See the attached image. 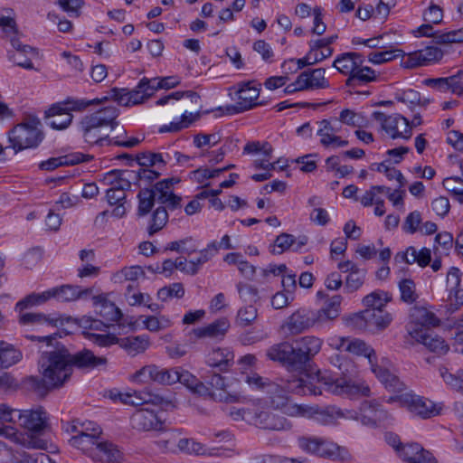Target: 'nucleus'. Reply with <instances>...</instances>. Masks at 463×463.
<instances>
[{
    "instance_id": "20",
    "label": "nucleus",
    "mask_w": 463,
    "mask_h": 463,
    "mask_svg": "<svg viewBox=\"0 0 463 463\" xmlns=\"http://www.w3.org/2000/svg\"><path fill=\"white\" fill-rule=\"evenodd\" d=\"M266 355L269 359L279 362L288 368H298L294 353L293 344L282 342L268 348Z\"/></svg>"
},
{
    "instance_id": "38",
    "label": "nucleus",
    "mask_w": 463,
    "mask_h": 463,
    "mask_svg": "<svg viewBox=\"0 0 463 463\" xmlns=\"http://www.w3.org/2000/svg\"><path fill=\"white\" fill-rule=\"evenodd\" d=\"M156 80V78L151 80L143 78L135 89L129 90V99H133L132 105H137L144 102L155 93V82Z\"/></svg>"
},
{
    "instance_id": "41",
    "label": "nucleus",
    "mask_w": 463,
    "mask_h": 463,
    "mask_svg": "<svg viewBox=\"0 0 463 463\" xmlns=\"http://www.w3.org/2000/svg\"><path fill=\"white\" fill-rule=\"evenodd\" d=\"M372 371L376 377L384 384L385 388L392 392H402L404 390V383L400 381L398 376L392 373L388 369L382 368L376 364L373 365Z\"/></svg>"
},
{
    "instance_id": "51",
    "label": "nucleus",
    "mask_w": 463,
    "mask_h": 463,
    "mask_svg": "<svg viewBox=\"0 0 463 463\" xmlns=\"http://www.w3.org/2000/svg\"><path fill=\"white\" fill-rule=\"evenodd\" d=\"M22 358V353L12 345L0 342V367H9Z\"/></svg>"
},
{
    "instance_id": "24",
    "label": "nucleus",
    "mask_w": 463,
    "mask_h": 463,
    "mask_svg": "<svg viewBox=\"0 0 463 463\" xmlns=\"http://www.w3.org/2000/svg\"><path fill=\"white\" fill-rule=\"evenodd\" d=\"M92 156L81 153H71L65 156L52 157L39 164V168L45 171H52L60 166L74 165L81 162H89Z\"/></svg>"
},
{
    "instance_id": "49",
    "label": "nucleus",
    "mask_w": 463,
    "mask_h": 463,
    "mask_svg": "<svg viewBox=\"0 0 463 463\" xmlns=\"http://www.w3.org/2000/svg\"><path fill=\"white\" fill-rule=\"evenodd\" d=\"M200 111L187 112L184 111L181 117V120L178 122H171L169 125H165L160 128V132H178L184 128H187L192 123L195 122L200 118Z\"/></svg>"
},
{
    "instance_id": "12",
    "label": "nucleus",
    "mask_w": 463,
    "mask_h": 463,
    "mask_svg": "<svg viewBox=\"0 0 463 463\" xmlns=\"http://www.w3.org/2000/svg\"><path fill=\"white\" fill-rule=\"evenodd\" d=\"M400 401L411 413L423 419L430 418L439 413V409L431 401L416 394L406 393L400 397Z\"/></svg>"
},
{
    "instance_id": "45",
    "label": "nucleus",
    "mask_w": 463,
    "mask_h": 463,
    "mask_svg": "<svg viewBox=\"0 0 463 463\" xmlns=\"http://www.w3.org/2000/svg\"><path fill=\"white\" fill-rule=\"evenodd\" d=\"M232 355L224 349L217 348L211 352L206 359L207 364L212 368H217L219 371H226L230 365Z\"/></svg>"
},
{
    "instance_id": "33",
    "label": "nucleus",
    "mask_w": 463,
    "mask_h": 463,
    "mask_svg": "<svg viewBox=\"0 0 463 463\" xmlns=\"http://www.w3.org/2000/svg\"><path fill=\"white\" fill-rule=\"evenodd\" d=\"M102 126H99L95 122V118L92 120L87 116H85L80 121V130L82 132L84 140L85 142L91 145H102L103 141L109 138L108 135L102 136Z\"/></svg>"
},
{
    "instance_id": "19",
    "label": "nucleus",
    "mask_w": 463,
    "mask_h": 463,
    "mask_svg": "<svg viewBox=\"0 0 463 463\" xmlns=\"http://www.w3.org/2000/svg\"><path fill=\"white\" fill-rule=\"evenodd\" d=\"M230 328V322L226 317H221L205 326L194 328L190 336L194 335L195 339L211 338L221 340L224 337Z\"/></svg>"
},
{
    "instance_id": "31",
    "label": "nucleus",
    "mask_w": 463,
    "mask_h": 463,
    "mask_svg": "<svg viewBox=\"0 0 463 463\" xmlns=\"http://www.w3.org/2000/svg\"><path fill=\"white\" fill-rule=\"evenodd\" d=\"M364 58L358 52H345L339 55L333 62V67L335 68L340 73L348 75V77L354 71L358 66L363 65Z\"/></svg>"
},
{
    "instance_id": "14",
    "label": "nucleus",
    "mask_w": 463,
    "mask_h": 463,
    "mask_svg": "<svg viewBox=\"0 0 463 463\" xmlns=\"http://www.w3.org/2000/svg\"><path fill=\"white\" fill-rule=\"evenodd\" d=\"M358 413L343 410L335 405L319 406L316 411L315 420L322 425L337 424L341 420H358Z\"/></svg>"
},
{
    "instance_id": "27",
    "label": "nucleus",
    "mask_w": 463,
    "mask_h": 463,
    "mask_svg": "<svg viewBox=\"0 0 463 463\" xmlns=\"http://www.w3.org/2000/svg\"><path fill=\"white\" fill-rule=\"evenodd\" d=\"M132 174V171L128 170H111L103 175L100 183L105 186H110L109 189L126 192L131 187Z\"/></svg>"
},
{
    "instance_id": "42",
    "label": "nucleus",
    "mask_w": 463,
    "mask_h": 463,
    "mask_svg": "<svg viewBox=\"0 0 463 463\" xmlns=\"http://www.w3.org/2000/svg\"><path fill=\"white\" fill-rule=\"evenodd\" d=\"M19 323L33 327L52 326L56 327L58 319L42 313H24L19 317Z\"/></svg>"
},
{
    "instance_id": "30",
    "label": "nucleus",
    "mask_w": 463,
    "mask_h": 463,
    "mask_svg": "<svg viewBox=\"0 0 463 463\" xmlns=\"http://www.w3.org/2000/svg\"><path fill=\"white\" fill-rule=\"evenodd\" d=\"M48 124L54 129H64L72 121V115L66 111L61 103L52 105L45 111Z\"/></svg>"
},
{
    "instance_id": "52",
    "label": "nucleus",
    "mask_w": 463,
    "mask_h": 463,
    "mask_svg": "<svg viewBox=\"0 0 463 463\" xmlns=\"http://www.w3.org/2000/svg\"><path fill=\"white\" fill-rule=\"evenodd\" d=\"M317 411V404L309 405L291 403L290 406L287 407L286 415L293 418H305L315 420Z\"/></svg>"
},
{
    "instance_id": "60",
    "label": "nucleus",
    "mask_w": 463,
    "mask_h": 463,
    "mask_svg": "<svg viewBox=\"0 0 463 463\" xmlns=\"http://www.w3.org/2000/svg\"><path fill=\"white\" fill-rule=\"evenodd\" d=\"M295 242L296 239L292 234L283 232L276 238L270 252L272 254H281L294 246Z\"/></svg>"
},
{
    "instance_id": "62",
    "label": "nucleus",
    "mask_w": 463,
    "mask_h": 463,
    "mask_svg": "<svg viewBox=\"0 0 463 463\" xmlns=\"http://www.w3.org/2000/svg\"><path fill=\"white\" fill-rule=\"evenodd\" d=\"M463 43V27L460 29L440 33L435 36L436 44L460 43Z\"/></svg>"
},
{
    "instance_id": "58",
    "label": "nucleus",
    "mask_w": 463,
    "mask_h": 463,
    "mask_svg": "<svg viewBox=\"0 0 463 463\" xmlns=\"http://www.w3.org/2000/svg\"><path fill=\"white\" fill-rule=\"evenodd\" d=\"M107 99H108L107 97H105L102 99H91V100H85V99H68L61 105L64 107L66 111L71 113V111H82V110L86 109L89 106H90L92 104H99L102 100H107Z\"/></svg>"
},
{
    "instance_id": "48",
    "label": "nucleus",
    "mask_w": 463,
    "mask_h": 463,
    "mask_svg": "<svg viewBox=\"0 0 463 463\" xmlns=\"http://www.w3.org/2000/svg\"><path fill=\"white\" fill-rule=\"evenodd\" d=\"M99 439L96 438V434H90V435H73L69 442L70 444L78 449H80L82 452L87 454L89 457L91 456V453L93 452L94 449L93 447H96L98 441Z\"/></svg>"
},
{
    "instance_id": "9",
    "label": "nucleus",
    "mask_w": 463,
    "mask_h": 463,
    "mask_svg": "<svg viewBox=\"0 0 463 463\" xmlns=\"http://www.w3.org/2000/svg\"><path fill=\"white\" fill-rule=\"evenodd\" d=\"M178 367L160 368L155 364L146 365L137 371L135 377L141 382L153 381L164 385H172L178 382Z\"/></svg>"
},
{
    "instance_id": "16",
    "label": "nucleus",
    "mask_w": 463,
    "mask_h": 463,
    "mask_svg": "<svg viewBox=\"0 0 463 463\" xmlns=\"http://www.w3.org/2000/svg\"><path fill=\"white\" fill-rule=\"evenodd\" d=\"M317 324V317L315 311L298 309L289 316L284 324V327L291 335H298Z\"/></svg>"
},
{
    "instance_id": "4",
    "label": "nucleus",
    "mask_w": 463,
    "mask_h": 463,
    "mask_svg": "<svg viewBox=\"0 0 463 463\" xmlns=\"http://www.w3.org/2000/svg\"><path fill=\"white\" fill-rule=\"evenodd\" d=\"M41 122L36 118H29L25 122L16 125L9 132V142L15 151L37 146L43 140V134L39 127Z\"/></svg>"
},
{
    "instance_id": "40",
    "label": "nucleus",
    "mask_w": 463,
    "mask_h": 463,
    "mask_svg": "<svg viewBox=\"0 0 463 463\" xmlns=\"http://www.w3.org/2000/svg\"><path fill=\"white\" fill-rule=\"evenodd\" d=\"M392 316L383 309L366 308L365 321L367 322V330L373 328L384 329L392 321Z\"/></svg>"
},
{
    "instance_id": "54",
    "label": "nucleus",
    "mask_w": 463,
    "mask_h": 463,
    "mask_svg": "<svg viewBox=\"0 0 463 463\" xmlns=\"http://www.w3.org/2000/svg\"><path fill=\"white\" fill-rule=\"evenodd\" d=\"M402 301L407 304L414 303L419 296L416 292V284L411 279H404L399 282Z\"/></svg>"
},
{
    "instance_id": "2",
    "label": "nucleus",
    "mask_w": 463,
    "mask_h": 463,
    "mask_svg": "<svg viewBox=\"0 0 463 463\" xmlns=\"http://www.w3.org/2000/svg\"><path fill=\"white\" fill-rule=\"evenodd\" d=\"M69 359L70 352L65 348L43 353L39 360L43 377H29L27 383L30 387L42 396L52 389L61 387L73 371Z\"/></svg>"
},
{
    "instance_id": "57",
    "label": "nucleus",
    "mask_w": 463,
    "mask_h": 463,
    "mask_svg": "<svg viewBox=\"0 0 463 463\" xmlns=\"http://www.w3.org/2000/svg\"><path fill=\"white\" fill-rule=\"evenodd\" d=\"M179 433L171 431L156 441V446L165 453H177Z\"/></svg>"
},
{
    "instance_id": "8",
    "label": "nucleus",
    "mask_w": 463,
    "mask_h": 463,
    "mask_svg": "<svg viewBox=\"0 0 463 463\" xmlns=\"http://www.w3.org/2000/svg\"><path fill=\"white\" fill-rule=\"evenodd\" d=\"M298 446L304 451L322 458H336L339 456L340 448L332 442L317 437H299Z\"/></svg>"
},
{
    "instance_id": "61",
    "label": "nucleus",
    "mask_w": 463,
    "mask_h": 463,
    "mask_svg": "<svg viewBox=\"0 0 463 463\" xmlns=\"http://www.w3.org/2000/svg\"><path fill=\"white\" fill-rule=\"evenodd\" d=\"M338 119L341 123L346 124L351 127H357V128H361V127L364 126V122H365L364 118L361 114H358V113L354 112V110L347 109H343L340 112V116H339Z\"/></svg>"
},
{
    "instance_id": "29",
    "label": "nucleus",
    "mask_w": 463,
    "mask_h": 463,
    "mask_svg": "<svg viewBox=\"0 0 463 463\" xmlns=\"http://www.w3.org/2000/svg\"><path fill=\"white\" fill-rule=\"evenodd\" d=\"M326 71L323 68L308 70L298 76L304 90H313L329 88V82L325 77Z\"/></svg>"
},
{
    "instance_id": "37",
    "label": "nucleus",
    "mask_w": 463,
    "mask_h": 463,
    "mask_svg": "<svg viewBox=\"0 0 463 463\" xmlns=\"http://www.w3.org/2000/svg\"><path fill=\"white\" fill-rule=\"evenodd\" d=\"M119 110L116 106L109 105L86 116L92 120L95 118V122L103 128L110 127L111 129H114L118 126L116 119Z\"/></svg>"
},
{
    "instance_id": "28",
    "label": "nucleus",
    "mask_w": 463,
    "mask_h": 463,
    "mask_svg": "<svg viewBox=\"0 0 463 463\" xmlns=\"http://www.w3.org/2000/svg\"><path fill=\"white\" fill-rule=\"evenodd\" d=\"M70 363L71 368L76 366L78 368L93 369L99 366L107 364V358L103 356H96L93 352L88 349H83L76 354H70Z\"/></svg>"
},
{
    "instance_id": "25",
    "label": "nucleus",
    "mask_w": 463,
    "mask_h": 463,
    "mask_svg": "<svg viewBox=\"0 0 463 463\" xmlns=\"http://www.w3.org/2000/svg\"><path fill=\"white\" fill-rule=\"evenodd\" d=\"M410 318L408 330L412 328L430 329V326H436L439 323L434 313L422 307H412Z\"/></svg>"
},
{
    "instance_id": "18",
    "label": "nucleus",
    "mask_w": 463,
    "mask_h": 463,
    "mask_svg": "<svg viewBox=\"0 0 463 463\" xmlns=\"http://www.w3.org/2000/svg\"><path fill=\"white\" fill-rule=\"evenodd\" d=\"M130 422L134 429L143 431L160 430L164 425L156 413L148 409L137 410L131 416Z\"/></svg>"
},
{
    "instance_id": "17",
    "label": "nucleus",
    "mask_w": 463,
    "mask_h": 463,
    "mask_svg": "<svg viewBox=\"0 0 463 463\" xmlns=\"http://www.w3.org/2000/svg\"><path fill=\"white\" fill-rule=\"evenodd\" d=\"M409 334L415 341L424 345L430 351L438 354H444L449 350V345L445 341L434 335L430 329L412 328L409 329Z\"/></svg>"
},
{
    "instance_id": "26",
    "label": "nucleus",
    "mask_w": 463,
    "mask_h": 463,
    "mask_svg": "<svg viewBox=\"0 0 463 463\" xmlns=\"http://www.w3.org/2000/svg\"><path fill=\"white\" fill-rule=\"evenodd\" d=\"M443 52L436 46H427L422 50L416 51L409 55L406 61L407 67L424 66L432 61H439Z\"/></svg>"
},
{
    "instance_id": "64",
    "label": "nucleus",
    "mask_w": 463,
    "mask_h": 463,
    "mask_svg": "<svg viewBox=\"0 0 463 463\" xmlns=\"http://www.w3.org/2000/svg\"><path fill=\"white\" fill-rule=\"evenodd\" d=\"M439 374L448 385L463 394V372L459 375H455L450 373L447 368L440 367Z\"/></svg>"
},
{
    "instance_id": "10",
    "label": "nucleus",
    "mask_w": 463,
    "mask_h": 463,
    "mask_svg": "<svg viewBox=\"0 0 463 463\" xmlns=\"http://www.w3.org/2000/svg\"><path fill=\"white\" fill-rule=\"evenodd\" d=\"M250 421L256 426L268 430H289L292 424L285 417L269 411H256L250 417Z\"/></svg>"
},
{
    "instance_id": "50",
    "label": "nucleus",
    "mask_w": 463,
    "mask_h": 463,
    "mask_svg": "<svg viewBox=\"0 0 463 463\" xmlns=\"http://www.w3.org/2000/svg\"><path fill=\"white\" fill-rule=\"evenodd\" d=\"M346 352L357 354V355H364L369 363L371 364V366L374 365V362L376 361V354L374 350L366 345L365 342L360 339H351V342H349Z\"/></svg>"
},
{
    "instance_id": "1",
    "label": "nucleus",
    "mask_w": 463,
    "mask_h": 463,
    "mask_svg": "<svg viewBox=\"0 0 463 463\" xmlns=\"http://www.w3.org/2000/svg\"><path fill=\"white\" fill-rule=\"evenodd\" d=\"M177 182L178 180L175 178H166L157 182L150 188H141L137 194V216L147 215L156 203L159 204L153 211L147 225L149 236H153L166 225L169 217L167 208L175 210L181 207L182 198L174 194L173 186Z\"/></svg>"
},
{
    "instance_id": "39",
    "label": "nucleus",
    "mask_w": 463,
    "mask_h": 463,
    "mask_svg": "<svg viewBox=\"0 0 463 463\" xmlns=\"http://www.w3.org/2000/svg\"><path fill=\"white\" fill-rule=\"evenodd\" d=\"M190 390L200 395H208L213 401L221 402H236L239 401L238 394H231L227 392H216L212 391L206 382H201L197 380V384H194Z\"/></svg>"
},
{
    "instance_id": "43",
    "label": "nucleus",
    "mask_w": 463,
    "mask_h": 463,
    "mask_svg": "<svg viewBox=\"0 0 463 463\" xmlns=\"http://www.w3.org/2000/svg\"><path fill=\"white\" fill-rule=\"evenodd\" d=\"M171 160L170 153L164 155L162 153L144 152L137 156V162L142 167L165 166Z\"/></svg>"
},
{
    "instance_id": "44",
    "label": "nucleus",
    "mask_w": 463,
    "mask_h": 463,
    "mask_svg": "<svg viewBox=\"0 0 463 463\" xmlns=\"http://www.w3.org/2000/svg\"><path fill=\"white\" fill-rule=\"evenodd\" d=\"M333 49L327 48L325 51H321V55L318 56L316 54L315 57H312L313 52L309 50L308 53L301 59H289L288 61H285L282 64V68H286L287 65H295L297 64V67L295 68V71L301 70L302 68L313 65L317 63L318 61H323L326 58H328L332 55Z\"/></svg>"
},
{
    "instance_id": "59",
    "label": "nucleus",
    "mask_w": 463,
    "mask_h": 463,
    "mask_svg": "<svg viewBox=\"0 0 463 463\" xmlns=\"http://www.w3.org/2000/svg\"><path fill=\"white\" fill-rule=\"evenodd\" d=\"M366 270L364 269H359L350 272L345 279V289L348 292H354L359 289L365 279Z\"/></svg>"
},
{
    "instance_id": "21",
    "label": "nucleus",
    "mask_w": 463,
    "mask_h": 463,
    "mask_svg": "<svg viewBox=\"0 0 463 463\" xmlns=\"http://www.w3.org/2000/svg\"><path fill=\"white\" fill-rule=\"evenodd\" d=\"M360 411V420L364 425L375 426L388 418L387 411L375 401H364Z\"/></svg>"
},
{
    "instance_id": "35",
    "label": "nucleus",
    "mask_w": 463,
    "mask_h": 463,
    "mask_svg": "<svg viewBox=\"0 0 463 463\" xmlns=\"http://www.w3.org/2000/svg\"><path fill=\"white\" fill-rule=\"evenodd\" d=\"M118 345L129 355L136 356L144 353L150 345V342L146 335L128 336L119 338Z\"/></svg>"
},
{
    "instance_id": "63",
    "label": "nucleus",
    "mask_w": 463,
    "mask_h": 463,
    "mask_svg": "<svg viewBox=\"0 0 463 463\" xmlns=\"http://www.w3.org/2000/svg\"><path fill=\"white\" fill-rule=\"evenodd\" d=\"M443 186L458 197V201L463 203V180L458 176L448 177L443 180Z\"/></svg>"
},
{
    "instance_id": "36",
    "label": "nucleus",
    "mask_w": 463,
    "mask_h": 463,
    "mask_svg": "<svg viewBox=\"0 0 463 463\" xmlns=\"http://www.w3.org/2000/svg\"><path fill=\"white\" fill-rule=\"evenodd\" d=\"M375 80V71L370 67L361 65L346 79L345 85L352 90H355Z\"/></svg>"
},
{
    "instance_id": "22",
    "label": "nucleus",
    "mask_w": 463,
    "mask_h": 463,
    "mask_svg": "<svg viewBox=\"0 0 463 463\" xmlns=\"http://www.w3.org/2000/svg\"><path fill=\"white\" fill-rule=\"evenodd\" d=\"M315 380L312 377L309 379H304L301 377L292 376L285 380L283 388L288 392H292L298 395H319L322 393L321 387L317 386L314 383Z\"/></svg>"
},
{
    "instance_id": "46",
    "label": "nucleus",
    "mask_w": 463,
    "mask_h": 463,
    "mask_svg": "<svg viewBox=\"0 0 463 463\" xmlns=\"http://www.w3.org/2000/svg\"><path fill=\"white\" fill-rule=\"evenodd\" d=\"M342 297L335 295L326 303V307L315 312L317 317V323H323L336 318L339 316Z\"/></svg>"
},
{
    "instance_id": "32",
    "label": "nucleus",
    "mask_w": 463,
    "mask_h": 463,
    "mask_svg": "<svg viewBox=\"0 0 463 463\" xmlns=\"http://www.w3.org/2000/svg\"><path fill=\"white\" fill-rule=\"evenodd\" d=\"M90 458L97 461H106L109 463H118L121 458L120 451L110 442L99 439Z\"/></svg>"
},
{
    "instance_id": "55",
    "label": "nucleus",
    "mask_w": 463,
    "mask_h": 463,
    "mask_svg": "<svg viewBox=\"0 0 463 463\" xmlns=\"http://www.w3.org/2000/svg\"><path fill=\"white\" fill-rule=\"evenodd\" d=\"M390 301V297L386 292L374 291L365 296L363 299L364 305L367 308L383 309V307Z\"/></svg>"
},
{
    "instance_id": "47",
    "label": "nucleus",
    "mask_w": 463,
    "mask_h": 463,
    "mask_svg": "<svg viewBox=\"0 0 463 463\" xmlns=\"http://www.w3.org/2000/svg\"><path fill=\"white\" fill-rule=\"evenodd\" d=\"M218 253V245L216 241L210 242L206 248L199 251V257L189 261L190 274L194 275L198 272L199 267L209 261Z\"/></svg>"
},
{
    "instance_id": "6",
    "label": "nucleus",
    "mask_w": 463,
    "mask_h": 463,
    "mask_svg": "<svg viewBox=\"0 0 463 463\" xmlns=\"http://www.w3.org/2000/svg\"><path fill=\"white\" fill-rule=\"evenodd\" d=\"M120 401L125 404L133 406H140L143 404H153L160 406L164 410H169L175 407L173 397L165 396L154 392L148 389L141 391H134L133 392H126L119 394Z\"/></svg>"
},
{
    "instance_id": "3",
    "label": "nucleus",
    "mask_w": 463,
    "mask_h": 463,
    "mask_svg": "<svg viewBox=\"0 0 463 463\" xmlns=\"http://www.w3.org/2000/svg\"><path fill=\"white\" fill-rule=\"evenodd\" d=\"M331 363L337 367L342 373L343 377H333L318 372L312 380H317V383L325 386V389L335 395H347V396H369L370 388L364 382L354 381L346 376L349 372V367L353 364L346 360H344L339 354L331 357Z\"/></svg>"
},
{
    "instance_id": "34",
    "label": "nucleus",
    "mask_w": 463,
    "mask_h": 463,
    "mask_svg": "<svg viewBox=\"0 0 463 463\" xmlns=\"http://www.w3.org/2000/svg\"><path fill=\"white\" fill-rule=\"evenodd\" d=\"M54 298L61 302L75 301L91 294L92 288L81 289L78 286L62 285L53 288Z\"/></svg>"
},
{
    "instance_id": "53",
    "label": "nucleus",
    "mask_w": 463,
    "mask_h": 463,
    "mask_svg": "<svg viewBox=\"0 0 463 463\" xmlns=\"http://www.w3.org/2000/svg\"><path fill=\"white\" fill-rule=\"evenodd\" d=\"M270 404L275 410L281 411L286 414L287 407L290 406L289 397L286 394V389H279V385H270Z\"/></svg>"
},
{
    "instance_id": "15",
    "label": "nucleus",
    "mask_w": 463,
    "mask_h": 463,
    "mask_svg": "<svg viewBox=\"0 0 463 463\" xmlns=\"http://www.w3.org/2000/svg\"><path fill=\"white\" fill-rule=\"evenodd\" d=\"M260 89L254 85L253 81L240 83L236 91L239 101L232 107L233 112L241 113L251 109L259 104L261 105L262 103L256 102L260 96Z\"/></svg>"
},
{
    "instance_id": "13",
    "label": "nucleus",
    "mask_w": 463,
    "mask_h": 463,
    "mask_svg": "<svg viewBox=\"0 0 463 463\" xmlns=\"http://www.w3.org/2000/svg\"><path fill=\"white\" fill-rule=\"evenodd\" d=\"M322 340L313 335H307L297 339L294 344V353L298 368L302 367L321 349Z\"/></svg>"
},
{
    "instance_id": "7",
    "label": "nucleus",
    "mask_w": 463,
    "mask_h": 463,
    "mask_svg": "<svg viewBox=\"0 0 463 463\" xmlns=\"http://www.w3.org/2000/svg\"><path fill=\"white\" fill-rule=\"evenodd\" d=\"M373 118L380 122L381 128L392 139H409L411 136L409 120L400 114L385 115L380 111H374Z\"/></svg>"
},
{
    "instance_id": "56",
    "label": "nucleus",
    "mask_w": 463,
    "mask_h": 463,
    "mask_svg": "<svg viewBox=\"0 0 463 463\" xmlns=\"http://www.w3.org/2000/svg\"><path fill=\"white\" fill-rule=\"evenodd\" d=\"M177 452L200 455L205 452L204 446L194 439L179 438L177 441Z\"/></svg>"
},
{
    "instance_id": "23",
    "label": "nucleus",
    "mask_w": 463,
    "mask_h": 463,
    "mask_svg": "<svg viewBox=\"0 0 463 463\" xmlns=\"http://www.w3.org/2000/svg\"><path fill=\"white\" fill-rule=\"evenodd\" d=\"M399 454L407 463H437L432 454L418 443L402 446Z\"/></svg>"
},
{
    "instance_id": "11",
    "label": "nucleus",
    "mask_w": 463,
    "mask_h": 463,
    "mask_svg": "<svg viewBox=\"0 0 463 463\" xmlns=\"http://www.w3.org/2000/svg\"><path fill=\"white\" fill-rule=\"evenodd\" d=\"M460 270L451 267L447 273V290L449 291V311L455 312L463 305V279Z\"/></svg>"
},
{
    "instance_id": "5",
    "label": "nucleus",
    "mask_w": 463,
    "mask_h": 463,
    "mask_svg": "<svg viewBox=\"0 0 463 463\" xmlns=\"http://www.w3.org/2000/svg\"><path fill=\"white\" fill-rule=\"evenodd\" d=\"M18 418L19 424L32 433H41L47 425L46 412L42 408L36 410H11L5 404H0V419L12 422Z\"/></svg>"
}]
</instances>
